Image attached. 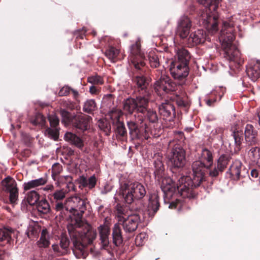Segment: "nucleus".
I'll return each mask as SVG.
<instances>
[{"label":"nucleus","mask_w":260,"mask_h":260,"mask_svg":"<svg viewBox=\"0 0 260 260\" xmlns=\"http://www.w3.org/2000/svg\"><path fill=\"white\" fill-rule=\"evenodd\" d=\"M70 222L68 230L73 242V252L78 258H85L88 255L86 246L91 244L96 237V232L82 220L86 210L85 202L78 196L71 197L67 200Z\"/></svg>","instance_id":"nucleus-1"},{"label":"nucleus","mask_w":260,"mask_h":260,"mask_svg":"<svg viewBox=\"0 0 260 260\" xmlns=\"http://www.w3.org/2000/svg\"><path fill=\"white\" fill-rule=\"evenodd\" d=\"M235 22L233 17L223 22L219 39L222 48L224 51V57L229 60L231 63L230 67L236 64V67L238 68L243 63L244 60L241 57L240 53L237 47L233 43L235 39Z\"/></svg>","instance_id":"nucleus-2"},{"label":"nucleus","mask_w":260,"mask_h":260,"mask_svg":"<svg viewBox=\"0 0 260 260\" xmlns=\"http://www.w3.org/2000/svg\"><path fill=\"white\" fill-rule=\"evenodd\" d=\"M161 188L167 196L171 197L174 193H178L183 198H193L196 193L189 186V182L185 180V176H180L176 184L170 178L162 179Z\"/></svg>","instance_id":"nucleus-3"},{"label":"nucleus","mask_w":260,"mask_h":260,"mask_svg":"<svg viewBox=\"0 0 260 260\" xmlns=\"http://www.w3.org/2000/svg\"><path fill=\"white\" fill-rule=\"evenodd\" d=\"M204 8L200 10L198 18L201 25H204L212 35L216 33L217 28V16L214 13L210 14L212 10L215 11L218 0H198Z\"/></svg>","instance_id":"nucleus-4"},{"label":"nucleus","mask_w":260,"mask_h":260,"mask_svg":"<svg viewBox=\"0 0 260 260\" xmlns=\"http://www.w3.org/2000/svg\"><path fill=\"white\" fill-rule=\"evenodd\" d=\"M146 193L144 185L138 182L124 183L119 188L120 195L127 204H131L135 200L142 199Z\"/></svg>","instance_id":"nucleus-5"},{"label":"nucleus","mask_w":260,"mask_h":260,"mask_svg":"<svg viewBox=\"0 0 260 260\" xmlns=\"http://www.w3.org/2000/svg\"><path fill=\"white\" fill-rule=\"evenodd\" d=\"M149 101L148 93L145 95H139L136 99L128 98L123 102V110L130 114L134 112H137L138 113H143L147 109Z\"/></svg>","instance_id":"nucleus-6"},{"label":"nucleus","mask_w":260,"mask_h":260,"mask_svg":"<svg viewBox=\"0 0 260 260\" xmlns=\"http://www.w3.org/2000/svg\"><path fill=\"white\" fill-rule=\"evenodd\" d=\"M127 124L129 130V134L133 139H140L143 137L148 139L150 135L155 136L156 134L153 133L152 130L144 122L142 117L136 118L135 120L127 121Z\"/></svg>","instance_id":"nucleus-7"},{"label":"nucleus","mask_w":260,"mask_h":260,"mask_svg":"<svg viewBox=\"0 0 260 260\" xmlns=\"http://www.w3.org/2000/svg\"><path fill=\"white\" fill-rule=\"evenodd\" d=\"M205 168H209V165L200 160L195 161L192 164V178L185 176V180L189 182V186L192 190L193 187L200 186L201 183L205 180L204 171Z\"/></svg>","instance_id":"nucleus-8"},{"label":"nucleus","mask_w":260,"mask_h":260,"mask_svg":"<svg viewBox=\"0 0 260 260\" xmlns=\"http://www.w3.org/2000/svg\"><path fill=\"white\" fill-rule=\"evenodd\" d=\"M3 189L9 193V201L12 205L17 203L18 197V189L15 180L10 177H7L2 181Z\"/></svg>","instance_id":"nucleus-9"},{"label":"nucleus","mask_w":260,"mask_h":260,"mask_svg":"<svg viewBox=\"0 0 260 260\" xmlns=\"http://www.w3.org/2000/svg\"><path fill=\"white\" fill-rule=\"evenodd\" d=\"M154 87L157 91H163L166 93L170 91H176L181 87L180 86H177L176 84L173 82L169 77L162 74L160 79L155 82Z\"/></svg>","instance_id":"nucleus-10"},{"label":"nucleus","mask_w":260,"mask_h":260,"mask_svg":"<svg viewBox=\"0 0 260 260\" xmlns=\"http://www.w3.org/2000/svg\"><path fill=\"white\" fill-rule=\"evenodd\" d=\"M169 159L173 167L178 168L183 167L186 162L184 150L182 148L175 147L172 149L169 156Z\"/></svg>","instance_id":"nucleus-11"},{"label":"nucleus","mask_w":260,"mask_h":260,"mask_svg":"<svg viewBox=\"0 0 260 260\" xmlns=\"http://www.w3.org/2000/svg\"><path fill=\"white\" fill-rule=\"evenodd\" d=\"M170 70L172 77L177 80L185 78L189 73L188 65L174 61L171 63Z\"/></svg>","instance_id":"nucleus-12"},{"label":"nucleus","mask_w":260,"mask_h":260,"mask_svg":"<svg viewBox=\"0 0 260 260\" xmlns=\"http://www.w3.org/2000/svg\"><path fill=\"white\" fill-rule=\"evenodd\" d=\"M139 221V215L133 214L125 217L123 220L121 221V224L125 233H132L137 229Z\"/></svg>","instance_id":"nucleus-13"},{"label":"nucleus","mask_w":260,"mask_h":260,"mask_svg":"<svg viewBox=\"0 0 260 260\" xmlns=\"http://www.w3.org/2000/svg\"><path fill=\"white\" fill-rule=\"evenodd\" d=\"M191 27L190 19L186 16H182L178 22L177 34L182 39L186 38Z\"/></svg>","instance_id":"nucleus-14"},{"label":"nucleus","mask_w":260,"mask_h":260,"mask_svg":"<svg viewBox=\"0 0 260 260\" xmlns=\"http://www.w3.org/2000/svg\"><path fill=\"white\" fill-rule=\"evenodd\" d=\"M158 110L160 114L163 116L164 119L171 121L175 117V107L170 102L166 101L165 103H161L159 106Z\"/></svg>","instance_id":"nucleus-15"},{"label":"nucleus","mask_w":260,"mask_h":260,"mask_svg":"<svg viewBox=\"0 0 260 260\" xmlns=\"http://www.w3.org/2000/svg\"><path fill=\"white\" fill-rule=\"evenodd\" d=\"M245 140L248 146L258 145L257 131L251 124H247L244 132Z\"/></svg>","instance_id":"nucleus-16"},{"label":"nucleus","mask_w":260,"mask_h":260,"mask_svg":"<svg viewBox=\"0 0 260 260\" xmlns=\"http://www.w3.org/2000/svg\"><path fill=\"white\" fill-rule=\"evenodd\" d=\"M69 244V239L63 236L60 238L59 244H54L52 245V250L56 256L67 254L70 251Z\"/></svg>","instance_id":"nucleus-17"},{"label":"nucleus","mask_w":260,"mask_h":260,"mask_svg":"<svg viewBox=\"0 0 260 260\" xmlns=\"http://www.w3.org/2000/svg\"><path fill=\"white\" fill-rule=\"evenodd\" d=\"M131 55L129 57L132 64L136 69L140 70L142 67L144 66L145 63L143 61H139L138 56L142 57L140 50V45L138 42L131 47Z\"/></svg>","instance_id":"nucleus-18"},{"label":"nucleus","mask_w":260,"mask_h":260,"mask_svg":"<svg viewBox=\"0 0 260 260\" xmlns=\"http://www.w3.org/2000/svg\"><path fill=\"white\" fill-rule=\"evenodd\" d=\"M206 39L205 32L202 29H198L190 34L187 40L188 44L193 46L204 43Z\"/></svg>","instance_id":"nucleus-19"},{"label":"nucleus","mask_w":260,"mask_h":260,"mask_svg":"<svg viewBox=\"0 0 260 260\" xmlns=\"http://www.w3.org/2000/svg\"><path fill=\"white\" fill-rule=\"evenodd\" d=\"M90 120L91 118L87 115H77L74 116L73 125L75 127L84 131L89 128Z\"/></svg>","instance_id":"nucleus-20"},{"label":"nucleus","mask_w":260,"mask_h":260,"mask_svg":"<svg viewBox=\"0 0 260 260\" xmlns=\"http://www.w3.org/2000/svg\"><path fill=\"white\" fill-rule=\"evenodd\" d=\"M246 73L249 78L253 81H255L260 77V61H253L247 67Z\"/></svg>","instance_id":"nucleus-21"},{"label":"nucleus","mask_w":260,"mask_h":260,"mask_svg":"<svg viewBox=\"0 0 260 260\" xmlns=\"http://www.w3.org/2000/svg\"><path fill=\"white\" fill-rule=\"evenodd\" d=\"M98 229L100 233L101 246L103 249H107L109 245L110 227L107 224H103L101 225Z\"/></svg>","instance_id":"nucleus-22"},{"label":"nucleus","mask_w":260,"mask_h":260,"mask_svg":"<svg viewBox=\"0 0 260 260\" xmlns=\"http://www.w3.org/2000/svg\"><path fill=\"white\" fill-rule=\"evenodd\" d=\"M47 177L46 176L32 180L23 184V188L25 190L38 187L45 185L47 182Z\"/></svg>","instance_id":"nucleus-23"},{"label":"nucleus","mask_w":260,"mask_h":260,"mask_svg":"<svg viewBox=\"0 0 260 260\" xmlns=\"http://www.w3.org/2000/svg\"><path fill=\"white\" fill-rule=\"evenodd\" d=\"M159 207L158 197L156 194H151L149 197L148 211L149 214L153 215L158 210Z\"/></svg>","instance_id":"nucleus-24"},{"label":"nucleus","mask_w":260,"mask_h":260,"mask_svg":"<svg viewBox=\"0 0 260 260\" xmlns=\"http://www.w3.org/2000/svg\"><path fill=\"white\" fill-rule=\"evenodd\" d=\"M134 82L136 84L139 88L144 91V92L140 95H145L146 93H148L149 94V98L150 99V94L146 91V88L148 85V82L146 78L143 76L138 75L134 79Z\"/></svg>","instance_id":"nucleus-25"},{"label":"nucleus","mask_w":260,"mask_h":260,"mask_svg":"<svg viewBox=\"0 0 260 260\" xmlns=\"http://www.w3.org/2000/svg\"><path fill=\"white\" fill-rule=\"evenodd\" d=\"M119 224L121 223H115L113 228L112 238L113 242L116 246H119L123 241L121 231Z\"/></svg>","instance_id":"nucleus-26"},{"label":"nucleus","mask_w":260,"mask_h":260,"mask_svg":"<svg viewBox=\"0 0 260 260\" xmlns=\"http://www.w3.org/2000/svg\"><path fill=\"white\" fill-rule=\"evenodd\" d=\"M64 138L66 141L74 145L78 148H81L83 146L82 140L79 137L71 132L66 133L64 135Z\"/></svg>","instance_id":"nucleus-27"},{"label":"nucleus","mask_w":260,"mask_h":260,"mask_svg":"<svg viewBox=\"0 0 260 260\" xmlns=\"http://www.w3.org/2000/svg\"><path fill=\"white\" fill-rule=\"evenodd\" d=\"M178 60L174 62H179L183 64L188 65L190 58L188 51L184 48L179 49L177 52Z\"/></svg>","instance_id":"nucleus-28"},{"label":"nucleus","mask_w":260,"mask_h":260,"mask_svg":"<svg viewBox=\"0 0 260 260\" xmlns=\"http://www.w3.org/2000/svg\"><path fill=\"white\" fill-rule=\"evenodd\" d=\"M248 156L250 161L257 165H260V148L253 147L250 149Z\"/></svg>","instance_id":"nucleus-29"},{"label":"nucleus","mask_w":260,"mask_h":260,"mask_svg":"<svg viewBox=\"0 0 260 260\" xmlns=\"http://www.w3.org/2000/svg\"><path fill=\"white\" fill-rule=\"evenodd\" d=\"M50 234L46 229L42 231L41 237L37 242V245L40 248H46L50 244Z\"/></svg>","instance_id":"nucleus-30"},{"label":"nucleus","mask_w":260,"mask_h":260,"mask_svg":"<svg viewBox=\"0 0 260 260\" xmlns=\"http://www.w3.org/2000/svg\"><path fill=\"white\" fill-rule=\"evenodd\" d=\"M180 90V92H178L176 94V102L178 106L179 107H186L189 104L188 97L185 92H184L181 89Z\"/></svg>","instance_id":"nucleus-31"},{"label":"nucleus","mask_w":260,"mask_h":260,"mask_svg":"<svg viewBox=\"0 0 260 260\" xmlns=\"http://www.w3.org/2000/svg\"><path fill=\"white\" fill-rule=\"evenodd\" d=\"M200 160L203 161L204 164H208L209 168L212 165L213 161V157L211 152L208 149H203Z\"/></svg>","instance_id":"nucleus-32"},{"label":"nucleus","mask_w":260,"mask_h":260,"mask_svg":"<svg viewBox=\"0 0 260 260\" xmlns=\"http://www.w3.org/2000/svg\"><path fill=\"white\" fill-rule=\"evenodd\" d=\"M154 166L155 168L154 174L155 176H157L158 177L161 176L165 170L161 157H158L154 160Z\"/></svg>","instance_id":"nucleus-33"},{"label":"nucleus","mask_w":260,"mask_h":260,"mask_svg":"<svg viewBox=\"0 0 260 260\" xmlns=\"http://www.w3.org/2000/svg\"><path fill=\"white\" fill-rule=\"evenodd\" d=\"M37 210L41 213L46 214L50 212V206L49 203L45 199L42 200L38 203Z\"/></svg>","instance_id":"nucleus-34"},{"label":"nucleus","mask_w":260,"mask_h":260,"mask_svg":"<svg viewBox=\"0 0 260 260\" xmlns=\"http://www.w3.org/2000/svg\"><path fill=\"white\" fill-rule=\"evenodd\" d=\"M60 113L62 117V122L66 125L71 123L73 124L74 121V116H73L70 113L62 109L60 110Z\"/></svg>","instance_id":"nucleus-35"},{"label":"nucleus","mask_w":260,"mask_h":260,"mask_svg":"<svg viewBox=\"0 0 260 260\" xmlns=\"http://www.w3.org/2000/svg\"><path fill=\"white\" fill-rule=\"evenodd\" d=\"M242 167V164L239 161H236L231 166L230 171L231 175L239 179L240 177L241 169Z\"/></svg>","instance_id":"nucleus-36"},{"label":"nucleus","mask_w":260,"mask_h":260,"mask_svg":"<svg viewBox=\"0 0 260 260\" xmlns=\"http://www.w3.org/2000/svg\"><path fill=\"white\" fill-rule=\"evenodd\" d=\"M119 53V50L113 47H110L105 52L107 57L113 62L116 61Z\"/></svg>","instance_id":"nucleus-37"},{"label":"nucleus","mask_w":260,"mask_h":260,"mask_svg":"<svg viewBox=\"0 0 260 260\" xmlns=\"http://www.w3.org/2000/svg\"><path fill=\"white\" fill-rule=\"evenodd\" d=\"M98 126L103 131L106 135L108 136L111 133V125L105 119H100L98 121Z\"/></svg>","instance_id":"nucleus-38"},{"label":"nucleus","mask_w":260,"mask_h":260,"mask_svg":"<svg viewBox=\"0 0 260 260\" xmlns=\"http://www.w3.org/2000/svg\"><path fill=\"white\" fill-rule=\"evenodd\" d=\"M229 160V157L227 155H222L220 156L217 161V168L222 172L226 168Z\"/></svg>","instance_id":"nucleus-39"},{"label":"nucleus","mask_w":260,"mask_h":260,"mask_svg":"<svg viewBox=\"0 0 260 260\" xmlns=\"http://www.w3.org/2000/svg\"><path fill=\"white\" fill-rule=\"evenodd\" d=\"M232 136L234 139L235 144L237 149L239 150L240 149L242 141L243 140V133L242 131H235L233 133Z\"/></svg>","instance_id":"nucleus-40"},{"label":"nucleus","mask_w":260,"mask_h":260,"mask_svg":"<svg viewBox=\"0 0 260 260\" xmlns=\"http://www.w3.org/2000/svg\"><path fill=\"white\" fill-rule=\"evenodd\" d=\"M122 112L121 110L114 109L112 110L109 112L108 116L110 118L113 123H117L119 122V119L122 115Z\"/></svg>","instance_id":"nucleus-41"},{"label":"nucleus","mask_w":260,"mask_h":260,"mask_svg":"<svg viewBox=\"0 0 260 260\" xmlns=\"http://www.w3.org/2000/svg\"><path fill=\"white\" fill-rule=\"evenodd\" d=\"M148 59L151 67L156 68L159 66V60L158 55L154 51L149 52Z\"/></svg>","instance_id":"nucleus-42"},{"label":"nucleus","mask_w":260,"mask_h":260,"mask_svg":"<svg viewBox=\"0 0 260 260\" xmlns=\"http://www.w3.org/2000/svg\"><path fill=\"white\" fill-rule=\"evenodd\" d=\"M96 104L93 100H88L84 103L83 111L90 113L96 109Z\"/></svg>","instance_id":"nucleus-43"},{"label":"nucleus","mask_w":260,"mask_h":260,"mask_svg":"<svg viewBox=\"0 0 260 260\" xmlns=\"http://www.w3.org/2000/svg\"><path fill=\"white\" fill-rule=\"evenodd\" d=\"M39 199V194L35 190L29 192L27 194V201L30 205H35Z\"/></svg>","instance_id":"nucleus-44"},{"label":"nucleus","mask_w":260,"mask_h":260,"mask_svg":"<svg viewBox=\"0 0 260 260\" xmlns=\"http://www.w3.org/2000/svg\"><path fill=\"white\" fill-rule=\"evenodd\" d=\"M31 123L34 125H43L45 124V119L40 113H37L34 118L30 120Z\"/></svg>","instance_id":"nucleus-45"},{"label":"nucleus","mask_w":260,"mask_h":260,"mask_svg":"<svg viewBox=\"0 0 260 260\" xmlns=\"http://www.w3.org/2000/svg\"><path fill=\"white\" fill-rule=\"evenodd\" d=\"M45 135L56 140L58 137V129L57 127L48 128L45 132Z\"/></svg>","instance_id":"nucleus-46"},{"label":"nucleus","mask_w":260,"mask_h":260,"mask_svg":"<svg viewBox=\"0 0 260 260\" xmlns=\"http://www.w3.org/2000/svg\"><path fill=\"white\" fill-rule=\"evenodd\" d=\"M147 119L151 123H155L158 120L157 114L155 111L149 109L147 110V114L146 115Z\"/></svg>","instance_id":"nucleus-47"},{"label":"nucleus","mask_w":260,"mask_h":260,"mask_svg":"<svg viewBox=\"0 0 260 260\" xmlns=\"http://www.w3.org/2000/svg\"><path fill=\"white\" fill-rule=\"evenodd\" d=\"M66 194V191L63 189H60L56 190L53 194L54 199L56 201L63 200Z\"/></svg>","instance_id":"nucleus-48"},{"label":"nucleus","mask_w":260,"mask_h":260,"mask_svg":"<svg viewBox=\"0 0 260 260\" xmlns=\"http://www.w3.org/2000/svg\"><path fill=\"white\" fill-rule=\"evenodd\" d=\"M147 239L146 234L144 233H141L138 235L135 239V243L137 246L142 245Z\"/></svg>","instance_id":"nucleus-49"},{"label":"nucleus","mask_w":260,"mask_h":260,"mask_svg":"<svg viewBox=\"0 0 260 260\" xmlns=\"http://www.w3.org/2000/svg\"><path fill=\"white\" fill-rule=\"evenodd\" d=\"M89 82L94 84H102L103 83L102 78L98 75L89 77L88 78Z\"/></svg>","instance_id":"nucleus-50"},{"label":"nucleus","mask_w":260,"mask_h":260,"mask_svg":"<svg viewBox=\"0 0 260 260\" xmlns=\"http://www.w3.org/2000/svg\"><path fill=\"white\" fill-rule=\"evenodd\" d=\"M116 132L118 135L124 137L126 134V131L122 123L119 122L117 125Z\"/></svg>","instance_id":"nucleus-51"},{"label":"nucleus","mask_w":260,"mask_h":260,"mask_svg":"<svg viewBox=\"0 0 260 260\" xmlns=\"http://www.w3.org/2000/svg\"><path fill=\"white\" fill-rule=\"evenodd\" d=\"M128 216L126 215L124 212L122 207L118 208L117 209V217L119 223H121V221L123 220L125 217H127Z\"/></svg>","instance_id":"nucleus-52"},{"label":"nucleus","mask_w":260,"mask_h":260,"mask_svg":"<svg viewBox=\"0 0 260 260\" xmlns=\"http://www.w3.org/2000/svg\"><path fill=\"white\" fill-rule=\"evenodd\" d=\"M48 120L52 127H56L59 123V119L55 115H51L48 116Z\"/></svg>","instance_id":"nucleus-53"},{"label":"nucleus","mask_w":260,"mask_h":260,"mask_svg":"<svg viewBox=\"0 0 260 260\" xmlns=\"http://www.w3.org/2000/svg\"><path fill=\"white\" fill-rule=\"evenodd\" d=\"M67 206L64 207L63 204L61 202H57L55 205V209L57 211L60 212L61 214H65V212L69 214V210H67Z\"/></svg>","instance_id":"nucleus-54"},{"label":"nucleus","mask_w":260,"mask_h":260,"mask_svg":"<svg viewBox=\"0 0 260 260\" xmlns=\"http://www.w3.org/2000/svg\"><path fill=\"white\" fill-rule=\"evenodd\" d=\"M62 171V167L58 163L54 164L52 167V173L55 175L59 174Z\"/></svg>","instance_id":"nucleus-55"},{"label":"nucleus","mask_w":260,"mask_h":260,"mask_svg":"<svg viewBox=\"0 0 260 260\" xmlns=\"http://www.w3.org/2000/svg\"><path fill=\"white\" fill-rule=\"evenodd\" d=\"M61 105L63 107H66L69 109H73L74 108V105L73 102L70 101H63Z\"/></svg>","instance_id":"nucleus-56"},{"label":"nucleus","mask_w":260,"mask_h":260,"mask_svg":"<svg viewBox=\"0 0 260 260\" xmlns=\"http://www.w3.org/2000/svg\"><path fill=\"white\" fill-rule=\"evenodd\" d=\"M96 179L94 176H91L89 179H88V188H92L94 187L96 184Z\"/></svg>","instance_id":"nucleus-57"},{"label":"nucleus","mask_w":260,"mask_h":260,"mask_svg":"<svg viewBox=\"0 0 260 260\" xmlns=\"http://www.w3.org/2000/svg\"><path fill=\"white\" fill-rule=\"evenodd\" d=\"M71 89L68 86H64L63 87L59 92V95L60 96H65L68 95Z\"/></svg>","instance_id":"nucleus-58"},{"label":"nucleus","mask_w":260,"mask_h":260,"mask_svg":"<svg viewBox=\"0 0 260 260\" xmlns=\"http://www.w3.org/2000/svg\"><path fill=\"white\" fill-rule=\"evenodd\" d=\"M65 180V183L68 184V185L72 186V177L71 176H64L61 177V180Z\"/></svg>","instance_id":"nucleus-59"},{"label":"nucleus","mask_w":260,"mask_h":260,"mask_svg":"<svg viewBox=\"0 0 260 260\" xmlns=\"http://www.w3.org/2000/svg\"><path fill=\"white\" fill-rule=\"evenodd\" d=\"M112 189V186L109 183H106L104 186V188L101 191L102 193L106 194L108 192L110 191Z\"/></svg>","instance_id":"nucleus-60"},{"label":"nucleus","mask_w":260,"mask_h":260,"mask_svg":"<svg viewBox=\"0 0 260 260\" xmlns=\"http://www.w3.org/2000/svg\"><path fill=\"white\" fill-rule=\"evenodd\" d=\"M220 170H219L217 167H215L213 170L210 171L209 175L211 177H216L218 175L219 173L221 172Z\"/></svg>","instance_id":"nucleus-61"},{"label":"nucleus","mask_w":260,"mask_h":260,"mask_svg":"<svg viewBox=\"0 0 260 260\" xmlns=\"http://www.w3.org/2000/svg\"><path fill=\"white\" fill-rule=\"evenodd\" d=\"M259 175V173L256 169H252L251 171V176L252 177L256 178Z\"/></svg>","instance_id":"nucleus-62"},{"label":"nucleus","mask_w":260,"mask_h":260,"mask_svg":"<svg viewBox=\"0 0 260 260\" xmlns=\"http://www.w3.org/2000/svg\"><path fill=\"white\" fill-rule=\"evenodd\" d=\"M81 183L83 186L88 187V179L85 177H82L81 178Z\"/></svg>","instance_id":"nucleus-63"},{"label":"nucleus","mask_w":260,"mask_h":260,"mask_svg":"<svg viewBox=\"0 0 260 260\" xmlns=\"http://www.w3.org/2000/svg\"><path fill=\"white\" fill-rule=\"evenodd\" d=\"M54 188V186L52 184H49L43 187V189L45 191L52 190Z\"/></svg>","instance_id":"nucleus-64"}]
</instances>
